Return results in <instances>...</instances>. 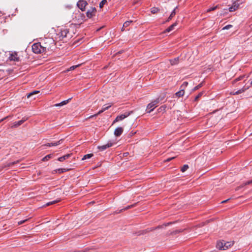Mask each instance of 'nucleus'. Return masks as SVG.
<instances>
[{
    "label": "nucleus",
    "mask_w": 252,
    "mask_h": 252,
    "mask_svg": "<svg viewBox=\"0 0 252 252\" xmlns=\"http://www.w3.org/2000/svg\"><path fill=\"white\" fill-rule=\"evenodd\" d=\"M60 40H63L66 42L67 39H69L72 37V34L69 32V29H63L57 34Z\"/></svg>",
    "instance_id": "f257e3e1"
},
{
    "label": "nucleus",
    "mask_w": 252,
    "mask_h": 252,
    "mask_svg": "<svg viewBox=\"0 0 252 252\" xmlns=\"http://www.w3.org/2000/svg\"><path fill=\"white\" fill-rule=\"evenodd\" d=\"M47 49V47L42 45L40 42L34 43L32 45V50L35 54H40L46 52Z\"/></svg>",
    "instance_id": "f03ea898"
},
{
    "label": "nucleus",
    "mask_w": 252,
    "mask_h": 252,
    "mask_svg": "<svg viewBox=\"0 0 252 252\" xmlns=\"http://www.w3.org/2000/svg\"><path fill=\"white\" fill-rule=\"evenodd\" d=\"M234 242L218 241L216 245L217 248L220 250H225L233 246Z\"/></svg>",
    "instance_id": "7ed1b4c3"
},
{
    "label": "nucleus",
    "mask_w": 252,
    "mask_h": 252,
    "mask_svg": "<svg viewBox=\"0 0 252 252\" xmlns=\"http://www.w3.org/2000/svg\"><path fill=\"white\" fill-rule=\"evenodd\" d=\"M159 98H158L156 100L149 103L147 107V112L149 113H151L157 106V105L159 102Z\"/></svg>",
    "instance_id": "20e7f679"
},
{
    "label": "nucleus",
    "mask_w": 252,
    "mask_h": 252,
    "mask_svg": "<svg viewBox=\"0 0 252 252\" xmlns=\"http://www.w3.org/2000/svg\"><path fill=\"white\" fill-rule=\"evenodd\" d=\"M172 222H169V223H166V224H164L162 225H158V226L157 227H151V228H148L146 229H145V230H143L142 231H141L140 233L139 234V235H144L147 233H148L149 232H151V231H153L156 229H159V228H161L163 227V226H167L168 225H169L170 224H171Z\"/></svg>",
    "instance_id": "39448f33"
},
{
    "label": "nucleus",
    "mask_w": 252,
    "mask_h": 252,
    "mask_svg": "<svg viewBox=\"0 0 252 252\" xmlns=\"http://www.w3.org/2000/svg\"><path fill=\"white\" fill-rule=\"evenodd\" d=\"M132 113H133V112L132 111H129V112H126L123 114H122L121 115L118 116L116 118L115 120L114 121L113 124H114V123H116L117 122H119V121H122V120H124V119H125V118H127V117H128Z\"/></svg>",
    "instance_id": "423d86ee"
},
{
    "label": "nucleus",
    "mask_w": 252,
    "mask_h": 252,
    "mask_svg": "<svg viewBox=\"0 0 252 252\" xmlns=\"http://www.w3.org/2000/svg\"><path fill=\"white\" fill-rule=\"evenodd\" d=\"M87 4V2L85 0H80L77 4L78 8L82 11H84L85 10V7Z\"/></svg>",
    "instance_id": "0eeeda50"
},
{
    "label": "nucleus",
    "mask_w": 252,
    "mask_h": 252,
    "mask_svg": "<svg viewBox=\"0 0 252 252\" xmlns=\"http://www.w3.org/2000/svg\"><path fill=\"white\" fill-rule=\"evenodd\" d=\"M96 12V8L94 7H91L87 12L86 15L88 18H91L95 16Z\"/></svg>",
    "instance_id": "6e6552de"
},
{
    "label": "nucleus",
    "mask_w": 252,
    "mask_h": 252,
    "mask_svg": "<svg viewBox=\"0 0 252 252\" xmlns=\"http://www.w3.org/2000/svg\"><path fill=\"white\" fill-rule=\"evenodd\" d=\"M111 107V105H104L101 109V110H99L98 111V112L94 115H92L91 116H90L89 117V118H92L93 117H96L98 115L100 114L101 113H103L104 111H105V110H108L110 107Z\"/></svg>",
    "instance_id": "1a4fd4ad"
},
{
    "label": "nucleus",
    "mask_w": 252,
    "mask_h": 252,
    "mask_svg": "<svg viewBox=\"0 0 252 252\" xmlns=\"http://www.w3.org/2000/svg\"><path fill=\"white\" fill-rule=\"evenodd\" d=\"M114 143L112 142H108L107 144L102 145V146H98V149L101 151H103L105 150L106 149L112 147Z\"/></svg>",
    "instance_id": "9d476101"
},
{
    "label": "nucleus",
    "mask_w": 252,
    "mask_h": 252,
    "mask_svg": "<svg viewBox=\"0 0 252 252\" xmlns=\"http://www.w3.org/2000/svg\"><path fill=\"white\" fill-rule=\"evenodd\" d=\"M63 141V139H61L57 142H52V143H47L44 145H43L42 146H48V147L56 146H58V145L62 144Z\"/></svg>",
    "instance_id": "9b49d317"
},
{
    "label": "nucleus",
    "mask_w": 252,
    "mask_h": 252,
    "mask_svg": "<svg viewBox=\"0 0 252 252\" xmlns=\"http://www.w3.org/2000/svg\"><path fill=\"white\" fill-rule=\"evenodd\" d=\"M124 129L122 127H118L116 128L114 131V134L116 136H120L123 133Z\"/></svg>",
    "instance_id": "f8f14e48"
},
{
    "label": "nucleus",
    "mask_w": 252,
    "mask_h": 252,
    "mask_svg": "<svg viewBox=\"0 0 252 252\" xmlns=\"http://www.w3.org/2000/svg\"><path fill=\"white\" fill-rule=\"evenodd\" d=\"M9 59L11 61H19V57H18V55L16 53H14L11 54Z\"/></svg>",
    "instance_id": "ddd939ff"
},
{
    "label": "nucleus",
    "mask_w": 252,
    "mask_h": 252,
    "mask_svg": "<svg viewBox=\"0 0 252 252\" xmlns=\"http://www.w3.org/2000/svg\"><path fill=\"white\" fill-rule=\"evenodd\" d=\"M71 99V98H70L68 99L67 100L63 101L61 103L55 104L54 105V106L58 107V106H63V105H66V104H67L69 102V101Z\"/></svg>",
    "instance_id": "4468645a"
},
{
    "label": "nucleus",
    "mask_w": 252,
    "mask_h": 252,
    "mask_svg": "<svg viewBox=\"0 0 252 252\" xmlns=\"http://www.w3.org/2000/svg\"><path fill=\"white\" fill-rule=\"evenodd\" d=\"M71 155H72V154H68L65 155L58 158V160L61 162H62V161L65 160V159L68 158L69 157H70L71 156Z\"/></svg>",
    "instance_id": "2eb2a0df"
},
{
    "label": "nucleus",
    "mask_w": 252,
    "mask_h": 252,
    "mask_svg": "<svg viewBox=\"0 0 252 252\" xmlns=\"http://www.w3.org/2000/svg\"><path fill=\"white\" fill-rule=\"evenodd\" d=\"M252 184V180H250V181H247L243 184H242L241 185H240V186L237 187L235 189V190L236 191H238L240 189L243 188L244 186H246V185H250V184Z\"/></svg>",
    "instance_id": "dca6fc26"
},
{
    "label": "nucleus",
    "mask_w": 252,
    "mask_h": 252,
    "mask_svg": "<svg viewBox=\"0 0 252 252\" xmlns=\"http://www.w3.org/2000/svg\"><path fill=\"white\" fill-rule=\"evenodd\" d=\"M177 25V22H175V23H173L172 25L170 26L168 28H167L165 30L164 32H169L172 31L174 29V27L175 26H176Z\"/></svg>",
    "instance_id": "f3484780"
},
{
    "label": "nucleus",
    "mask_w": 252,
    "mask_h": 252,
    "mask_svg": "<svg viewBox=\"0 0 252 252\" xmlns=\"http://www.w3.org/2000/svg\"><path fill=\"white\" fill-rule=\"evenodd\" d=\"M178 8V7L176 6L174 9L172 11L171 14L168 18L167 20H166L167 22H169L170 20H171L172 18L175 15L176 13V9Z\"/></svg>",
    "instance_id": "a211bd4d"
},
{
    "label": "nucleus",
    "mask_w": 252,
    "mask_h": 252,
    "mask_svg": "<svg viewBox=\"0 0 252 252\" xmlns=\"http://www.w3.org/2000/svg\"><path fill=\"white\" fill-rule=\"evenodd\" d=\"M184 94H185V90L182 89H180V90L179 91H178L175 93V95L177 97H179L183 96Z\"/></svg>",
    "instance_id": "6ab92c4d"
},
{
    "label": "nucleus",
    "mask_w": 252,
    "mask_h": 252,
    "mask_svg": "<svg viewBox=\"0 0 252 252\" xmlns=\"http://www.w3.org/2000/svg\"><path fill=\"white\" fill-rule=\"evenodd\" d=\"M69 169H65V168H59L58 169H56V170H54V173H57L58 172L59 173L61 174V173H64L65 172H66L67 171H68Z\"/></svg>",
    "instance_id": "aec40b11"
},
{
    "label": "nucleus",
    "mask_w": 252,
    "mask_h": 252,
    "mask_svg": "<svg viewBox=\"0 0 252 252\" xmlns=\"http://www.w3.org/2000/svg\"><path fill=\"white\" fill-rule=\"evenodd\" d=\"M136 203H135V204H133L132 205H128L127 206H126V207L125 208H124L123 209H121L119 212H117V213H121L123 211H126L129 209H130V208H132V207H133L134 206H135L136 205Z\"/></svg>",
    "instance_id": "412c9836"
},
{
    "label": "nucleus",
    "mask_w": 252,
    "mask_h": 252,
    "mask_svg": "<svg viewBox=\"0 0 252 252\" xmlns=\"http://www.w3.org/2000/svg\"><path fill=\"white\" fill-rule=\"evenodd\" d=\"M245 2V0H237L235 1L233 3L234 4L236 5L238 8L240 7V5Z\"/></svg>",
    "instance_id": "4be33fe9"
},
{
    "label": "nucleus",
    "mask_w": 252,
    "mask_h": 252,
    "mask_svg": "<svg viewBox=\"0 0 252 252\" xmlns=\"http://www.w3.org/2000/svg\"><path fill=\"white\" fill-rule=\"evenodd\" d=\"M249 87H247V88H245V87H243V88L239 90L238 91H237V92H236L235 93H233V94L234 95H235V94H241L242 93H244V92H245L247 89H248Z\"/></svg>",
    "instance_id": "5701e85b"
},
{
    "label": "nucleus",
    "mask_w": 252,
    "mask_h": 252,
    "mask_svg": "<svg viewBox=\"0 0 252 252\" xmlns=\"http://www.w3.org/2000/svg\"><path fill=\"white\" fill-rule=\"evenodd\" d=\"M26 120H27V119H23L22 120H21L20 121L15 122V123L14 124V126L17 127V126H20Z\"/></svg>",
    "instance_id": "b1692460"
},
{
    "label": "nucleus",
    "mask_w": 252,
    "mask_h": 252,
    "mask_svg": "<svg viewBox=\"0 0 252 252\" xmlns=\"http://www.w3.org/2000/svg\"><path fill=\"white\" fill-rule=\"evenodd\" d=\"M179 57L176 58L172 60H170V62L171 64L173 65L177 64L179 62Z\"/></svg>",
    "instance_id": "393cba45"
},
{
    "label": "nucleus",
    "mask_w": 252,
    "mask_h": 252,
    "mask_svg": "<svg viewBox=\"0 0 252 252\" xmlns=\"http://www.w3.org/2000/svg\"><path fill=\"white\" fill-rule=\"evenodd\" d=\"M236 5L234 4V3H232L231 6H230L229 8V11L230 12H233V11H235V10H236L237 9H238V7L237 6H236Z\"/></svg>",
    "instance_id": "a878e982"
},
{
    "label": "nucleus",
    "mask_w": 252,
    "mask_h": 252,
    "mask_svg": "<svg viewBox=\"0 0 252 252\" xmlns=\"http://www.w3.org/2000/svg\"><path fill=\"white\" fill-rule=\"evenodd\" d=\"M93 156V154H89L85 155L83 157V158H82V160H84L86 159L90 158Z\"/></svg>",
    "instance_id": "bb28decb"
},
{
    "label": "nucleus",
    "mask_w": 252,
    "mask_h": 252,
    "mask_svg": "<svg viewBox=\"0 0 252 252\" xmlns=\"http://www.w3.org/2000/svg\"><path fill=\"white\" fill-rule=\"evenodd\" d=\"M53 156V155L52 154H49V155H48L47 156H46L45 157H44L43 158H42V161H47L50 158H51Z\"/></svg>",
    "instance_id": "cd10ccee"
},
{
    "label": "nucleus",
    "mask_w": 252,
    "mask_h": 252,
    "mask_svg": "<svg viewBox=\"0 0 252 252\" xmlns=\"http://www.w3.org/2000/svg\"><path fill=\"white\" fill-rule=\"evenodd\" d=\"M19 160H16V161H13V162H8V163H7L5 165V166H7V167H9V166H12V165H13L15 164H17L18 163H19Z\"/></svg>",
    "instance_id": "c85d7f7f"
},
{
    "label": "nucleus",
    "mask_w": 252,
    "mask_h": 252,
    "mask_svg": "<svg viewBox=\"0 0 252 252\" xmlns=\"http://www.w3.org/2000/svg\"><path fill=\"white\" fill-rule=\"evenodd\" d=\"M39 93V91H34L32 92H31L27 94V97L30 98L31 96H32L34 94Z\"/></svg>",
    "instance_id": "c756f323"
},
{
    "label": "nucleus",
    "mask_w": 252,
    "mask_h": 252,
    "mask_svg": "<svg viewBox=\"0 0 252 252\" xmlns=\"http://www.w3.org/2000/svg\"><path fill=\"white\" fill-rule=\"evenodd\" d=\"M60 201V200H54V201H50V202H48L45 205L46 206H49V205H53V204H55L56 203L59 202Z\"/></svg>",
    "instance_id": "7c9ffc66"
},
{
    "label": "nucleus",
    "mask_w": 252,
    "mask_h": 252,
    "mask_svg": "<svg viewBox=\"0 0 252 252\" xmlns=\"http://www.w3.org/2000/svg\"><path fill=\"white\" fill-rule=\"evenodd\" d=\"M132 22V21L125 22L123 24V28L128 27Z\"/></svg>",
    "instance_id": "2f4dec72"
},
{
    "label": "nucleus",
    "mask_w": 252,
    "mask_h": 252,
    "mask_svg": "<svg viewBox=\"0 0 252 252\" xmlns=\"http://www.w3.org/2000/svg\"><path fill=\"white\" fill-rule=\"evenodd\" d=\"M159 9L158 8L153 7L151 9V12L153 14H156L159 11Z\"/></svg>",
    "instance_id": "473e14b6"
},
{
    "label": "nucleus",
    "mask_w": 252,
    "mask_h": 252,
    "mask_svg": "<svg viewBox=\"0 0 252 252\" xmlns=\"http://www.w3.org/2000/svg\"><path fill=\"white\" fill-rule=\"evenodd\" d=\"M218 7V5H216L215 6H213V7H212L211 8H208L207 10V12H211L212 11H214L216 9H217V8Z\"/></svg>",
    "instance_id": "72a5a7b5"
},
{
    "label": "nucleus",
    "mask_w": 252,
    "mask_h": 252,
    "mask_svg": "<svg viewBox=\"0 0 252 252\" xmlns=\"http://www.w3.org/2000/svg\"><path fill=\"white\" fill-rule=\"evenodd\" d=\"M188 85V82H184L183 84L181 85L180 89H182L185 90V89L187 87Z\"/></svg>",
    "instance_id": "f704fd0d"
},
{
    "label": "nucleus",
    "mask_w": 252,
    "mask_h": 252,
    "mask_svg": "<svg viewBox=\"0 0 252 252\" xmlns=\"http://www.w3.org/2000/svg\"><path fill=\"white\" fill-rule=\"evenodd\" d=\"M203 92H200L199 93L198 95H197L195 98H194V101H197L198 99L203 95Z\"/></svg>",
    "instance_id": "c9c22d12"
},
{
    "label": "nucleus",
    "mask_w": 252,
    "mask_h": 252,
    "mask_svg": "<svg viewBox=\"0 0 252 252\" xmlns=\"http://www.w3.org/2000/svg\"><path fill=\"white\" fill-rule=\"evenodd\" d=\"M189 168V166L187 164L184 165L181 168V170L182 172H184L186 171Z\"/></svg>",
    "instance_id": "e433bc0d"
},
{
    "label": "nucleus",
    "mask_w": 252,
    "mask_h": 252,
    "mask_svg": "<svg viewBox=\"0 0 252 252\" xmlns=\"http://www.w3.org/2000/svg\"><path fill=\"white\" fill-rule=\"evenodd\" d=\"M107 2L106 0H102L99 3V7L100 8H102L105 4Z\"/></svg>",
    "instance_id": "4c0bfd02"
},
{
    "label": "nucleus",
    "mask_w": 252,
    "mask_h": 252,
    "mask_svg": "<svg viewBox=\"0 0 252 252\" xmlns=\"http://www.w3.org/2000/svg\"><path fill=\"white\" fill-rule=\"evenodd\" d=\"M202 86H203V82L200 83L199 85H198L197 86H195L193 88V91H196V90H197L200 88H201Z\"/></svg>",
    "instance_id": "58836bf2"
},
{
    "label": "nucleus",
    "mask_w": 252,
    "mask_h": 252,
    "mask_svg": "<svg viewBox=\"0 0 252 252\" xmlns=\"http://www.w3.org/2000/svg\"><path fill=\"white\" fill-rule=\"evenodd\" d=\"M80 65V64H78V65H73V66H71L67 70V71L73 70L75 69L76 68H77V67L79 66Z\"/></svg>",
    "instance_id": "ea45409f"
},
{
    "label": "nucleus",
    "mask_w": 252,
    "mask_h": 252,
    "mask_svg": "<svg viewBox=\"0 0 252 252\" xmlns=\"http://www.w3.org/2000/svg\"><path fill=\"white\" fill-rule=\"evenodd\" d=\"M166 108V106H161L160 107H159L158 109V111L159 112H161L162 110L163 111H165V109Z\"/></svg>",
    "instance_id": "a19ab883"
},
{
    "label": "nucleus",
    "mask_w": 252,
    "mask_h": 252,
    "mask_svg": "<svg viewBox=\"0 0 252 252\" xmlns=\"http://www.w3.org/2000/svg\"><path fill=\"white\" fill-rule=\"evenodd\" d=\"M232 27V25H226L225 27H224L222 28V30H228V29H230V28H231Z\"/></svg>",
    "instance_id": "79ce46f5"
},
{
    "label": "nucleus",
    "mask_w": 252,
    "mask_h": 252,
    "mask_svg": "<svg viewBox=\"0 0 252 252\" xmlns=\"http://www.w3.org/2000/svg\"><path fill=\"white\" fill-rule=\"evenodd\" d=\"M244 76H241L238 77L237 78H236L235 80V82H237V81H239L240 80H241L244 78Z\"/></svg>",
    "instance_id": "37998d69"
},
{
    "label": "nucleus",
    "mask_w": 252,
    "mask_h": 252,
    "mask_svg": "<svg viewBox=\"0 0 252 252\" xmlns=\"http://www.w3.org/2000/svg\"><path fill=\"white\" fill-rule=\"evenodd\" d=\"M175 157H172V158H167L166 159H165L164 160V162H169L172 159L175 158Z\"/></svg>",
    "instance_id": "c03bdc74"
},
{
    "label": "nucleus",
    "mask_w": 252,
    "mask_h": 252,
    "mask_svg": "<svg viewBox=\"0 0 252 252\" xmlns=\"http://www.w3.org/2000/svg\"><path fill=\"white\" fill-rule=\"evenodd\" d=\"M27 220H23L20 221L18 222V224L19 225L22 224L24 223V222H25L26 221H27Z\"/></svg>",
    "instance_id": "a18cd8bd"
},
{
    "label": "nucleus",
    "mask_w": 252,
    "mask_h": 252,
    "mask_svg": "<svg viewBox=\"0 0 252 252\" xmlns=\"http://www.w3.org/2000/svg\"><path fill=\"white\" fill-rule=\"evenodd\" d=\"M229 200H230V198L227 199H226V200H223V201H221V203H226V202H227Z\"/></svg>",
    "instance_id": "49530a36"
},
{
    "label": "nucleus",
    "mask_w": 252,
    "mask_h": 252,
    "mask_svg": "<svg viewBox=\"0 0 252 252\" xmlns=\"http://www.w3.org/2000/svg\"><path fill=\"white\" fill-rule=\"evenodd\" d=\"M7 118H8V117H6L4 118L3 119H1V120H0V122H2V121H3L4 120L6 119Z\"/></svg>",
    "instance_id": "de8ad7c7"
},
{
    "label": "nucleus",
    "mask_w": 252,
    "mask_h": 252,
    "mask_svg": "<svg viewBox=\"0 0 252 252\" xmlns=\"http://www.w3.org/2000/svg\"><path fill=\"white\" fill-rule=\"evenodd\" d=\"M182 231V230H178V231H176L175 233H177L181 232Z\"/></svg>",
    "instance_id": "09e8293b"
},
{
    "label": "nucleus",
    "mask_w": 252,
    "mask_h": 252,
    "mask_svg": "<svg viewBox=\"0 0 252 252\" xmlns=\"http://www.w3.org/2000/svg\"><path fill=\"white\" fill-rule=\"evenodd\" d=\"M125 28H123V27H122V30H122V31H124L125 30Z\"/></svg>",
    "instance_id": "8fccbe9b"
},
{
    "label": "nucleus",
    "mask_w": 252,
    "mask_h": 252,
    "mask_svg": "<svg viewBox=\"0 0 252 252\" xmlns=\"http://www.w3.org/2000/svg\"><path fill=\"white\" fill-rule=\"evenodd\" d=\"M251 85L252 86V81L251 82Z\"/></svg>",
    "instance_id": "3c124183"
}]
</instances>
